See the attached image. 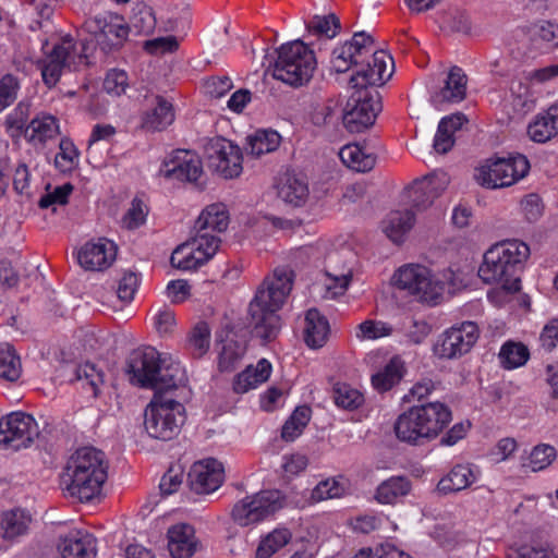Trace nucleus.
Returning a JSON list of instances; mask_svg holds the SVG:
<instances>
[{
  "label": "nucleus",
  "instance_id": "f257e3e1",
  "mask_svg": "<svg viewBox=\"0 0 558 558\" xmlns=\"http://www.w3.org/2000/svg\"><path fill=\"white\" fill-rule=\"evenodd\" d=\"M439 386L438 381L424 377L417 380L402 397L404 403L421 402L400 413L393 423L396 438L409 446L420 447L437 439L452 421V411L440 401H426Z\"/></svg>",
  "mask_w": 558,
  "mask_h": 558
},
{
  "label": "nucleus",
  "instance_id": "f03ea898",
  "mask_svg": "<svg viewBox=\"0 0 558 558\" xmlns=\"http://www.w3.org/2000/svg\"><path fill=\"white\" fill-rule=\"evenodd\" d=\"M294 282L293 270L279 267L258 286L248 304L250 324L264 341L274 339L280 329L278 311L286 303Z\"/></svg>",
  "mask_w": 558,
  "mask_h": 558
},
{
  "label": "nucleus",
  "instance_id": "7ed1b4c3",
  "mask_svg": "<svg viewBox=\"0 0 558 558\" xmlns=\"http://www.w3.org/2000/svg\"><path fill=\"white\" fill-rule=\"evenodd\" d=\"M107 477L105 453L94 447H83L69 458L62 481L70 496L87 502L101 494Z\"/></svg>",
  "mask_w": 558,
  "mask_h": 558
},
{
  "label": "nucleus",
  "instance_id": "20e7f679",
  "mask_svg": "<svg viewBox=\"0 0 558 558\" xmlns=\"http://www.w3.org/2000/svg\"><path fill=\"white\" fill-rule=\"evenodd\" d=\"M530 256V247L519 240H506L492 246L478 268L486 283L500 284V292L512 294L521 288L520 274Z\"/></svg>",
  "mask_w": 558,
  "mask_h": 558
},
{
  "label": "nucleus",
  "instance_id": "39448f33",
  "mask_svg": "<svg viewBox=\"0 0 558 558\" xmlns=\"http://www.w3.org/2000/svg\"><path fill=\"white\" fill-rule=\"evenodd\" d=\"M131 383L150 388L157 393L183 386L186 373L182 365L171 357L162 356L155 348L134 350L129 359Z\"/></svg>",
  "mask_w": 558,
  "mask_h": 558
},
{
  "label": "nucleus",
  "instance_id": "423d86ee",
  "mask_svg": "<svg viewBox=\"0 0 558 558\" xmlns=\"http://www.w3.org/2000/svg\"><path fill=\"white\" fill-rule=\"evenodd\" d=\"M391 76H380L374 72L368 76L351 75V133L371 129L383 110L378 87Z\"/></svg>",
  "mask_w": 558,
  "mask_h": 558
},
{
  "label": "nucleus",
  "instance_id": "0eeeda50",
  "mask_svg": "<svg viewBox=\"0 0 558 558\" xmlns=\"http://www.w3.org/2000/svg\"><path fill=\"white\" fill-rule=\"evenodd\" d=\"M316 65L314 51L298 39L283 44L277 49L272 76L289 86L300 87L311 81Z\"/></svg>",
  "mask_w": 558,
  "mask_h": 558
},
{
  "label": "nucleus",
  "instance_id": "6e6552de",
  "mask_svg": "<svg viewBox=\"0 0 558 558\" xmlns=\"http://www.w3.org/2000/svg\"><path fill=\"white\" fill-rule=\"evenodd\" d=\"M184 421L183 404L160 393L155 395L145 410V429L155 439H172L179 434Z\"/></svg>",
  "mask_w": 558,
  "mask_h": 558
},
{
  "label": "nucleus",
  "instance_id": "1a4fd4ad",
  "mask_svg": "<svg viewBox=\"0 0 558 558\" xmlns=\"http://www.w3.org/2000/svg\"><path fill=\"white\" fill-rule=\"evenodd\" d=\"M391 76L392 58L376 47L372 34L365 31L353 32L351 36V75L368 76L371 73Z\"/></svg>",
  "mask_w": 558,
  "mask_h": 558
},
{
  "label": "nucleus",
  "instance_id": "9d476101",
  "mask_svg": "<svg viewBox=\"0 0 558 558\" xmlns=\"http://www.w3.org/2000/svg\"><path fill=\"white\" fill-rule=\"evenodd\" d=\"M395 286L416 301L429 305L439 303L444 293V284L434 280L428 268L421 265H407L393 275Z\"/></svg>",
  "mask_w": 558,
  "mask_h": 558
},
{
  "label": "nucleus",
  "instance_id": "9b49d317",
  "mask_svg": "<svg viewBox=\"0 0 558 558\" xmlns=\"http://www.w3.org/2000/svg\"><path fill=\"white\" fill-rule=\"evenodd\" d=\"M530 170V162L523 155L496 158L482 166L475 173L476 182L487 189L510 186L524 178Z\"/></svg>",
  "mask_w": 558,
  "mask_h": 558
},
{
  "label": "nucleus",
  "instance_id": "f8f14e48",
  "mask_svg": "<svg viewBox=\"0 0 558 558\" xmlns=\"http://www.w3.org/2000/svg\"><path fill=\"white\" fill-rule=\"evenodd\" d=\"M84 50L85 47L82 46L81 51L76 52L74 39L70 35L64 36L43 60L40 70L44 83L48 87H53L63 69L77 70L82 64H87L88 59Z\"/></svg>",
  "mask_w": 558,
  "mask_h": 558
},
{
  "label": "nucleus",
  "instance_id": "ddd939ff",
  "mask_svg": "<svg viewBox=\"0 0 558 558\" xmlns=\"http://www.w3.org/2000/svg\"><path fill=\"white\" fill-rule=\"evenodd\" d=\"M282 508L278 490H262L239 500L232 509V519L240 526L256 524Z\"/></svg>",
  "mask_w": 558,
  "mask_h": 558
},
{
  "label": "nucleus",
  "instance_id": "4468645a",
  "mask_svg": "<svg viewBox=\"0 0 558 558\" xmlns=\"http://www.w3.org/2000/svg\"><path fill=\"white\" fill-rule=\"evenodd\" d=\"M87 29L104 53H109L122 47L128 38L130 27L118 14L106 12L86 22Z\"/></svg>",
  "mask_w": 558,
  "mask_h": 558
},
{
  "label": "nucleus",
  "instance_id": "2eb2a0df",
  "mask_svg": "<svg viewBox=\"0 0 558 558\" xmlns=\"http://www.w3.org/2000/svg\"><path fill=\"white\" fill-rule=\"evenodd\" d=\"M39 435L35 418L24 412H12L0 418V446L19 450L28 447Z\"/></svg>",
  "mask_w": 558,
  "mask_h": 558
},
{
  "label": "nucleus",
  "instance_id": "dca6fc26",
  "mask_svg": "<svg viewBox=\"0 0 558 558\" xmlns=\"http://www.w3.org/2000/svg\"><path fill=\"white\" fill-rule=\"evenodd\" d=\"M205 155L208 167L226 179L239 177L242 172V154L238 145L223 137L207 142Z\"/></svg>",
  "mask_w": 558,
  "mask_h": 558
},
{
  "label": "nucleus",
  "instance_id": "f3484780",
  "mask_svg": "<svg viewBox=\"0 0 558 558\" xmlns=\"http://www.w3.org/2000/svg\"><path fill=\"white\" fill-rule=\"evenodd\" d=\"M480 337V329L473 322H463L446 330L435 344L440 359H458L469 353Z\"/></svg>",
  "mask_w": 558,
  "mask_h": 558
},
{
  "label": "nucleus",
  "instance_id": "a211bd4d",
  "mask_svg": "<svg viewBox=\"0 0 558 558\" xmlns=\"http://www.w3.org/2000/svg\"><path fill=\"white\" fill-rule=\"evenodd\" d=\"M159 172L165 178L197 182L203 174V166L196 154L177 150L170 160L162 163Z\"/></svg>",
  "mask_w": 558,
  "mask_h": 558
},
{
  "label": "nucleus",
  "instance_id": "6ab92c4d",
  "mask_svg": "<svg viewBox=\"0 0 558 558\" xmlns=\"http://www.w3.org/2000/svg\"><path fill=\"white\" fill-rule=\"evenodd\" d=\"M117 247L112 241L99 238L85 243L77 252V262L85 270H104L114 260Z\"/></svg>",
  "mask_w": 558,
  "mask_h": 558
},
{
  "label": "nucleus",
  "instance_id": "aec40b11",
  "mask_svg": "<svg viewBox=\"0 0 558 558\" xmlns=\"http://www.w3.org/2000/svg\"><path fill=\"white\" fill-rule=\"evenodd\" d=\"M191 488L197 494H210L223 482V468L215 459L195 462L189 473Z\"/></svg>",
  "mask_w": 558,
  "mask_h": 558
},
{
  "label": "nucleus",
  "instance_id": "412c9836",
  "mask_svg": "<svg viewBox=\"0 0 558 558\" xmlns=\"http://www.w3.org/2000/svg\"><path fill=\"white\" fill-rule=\"evenodd\" d=\"M146 109L141 116V126L148 132H160L174 121V110L170 101L160 95L146 96Z\"/></svg>",
  "mask_w": 558,
  "mask_h": 558
},
{
  "label": "nucleus",
  "instance_id": "4be33fe9",
  "mask_svg": "<svg viewBox=\"0 0 558 558\" xmlns=\"http://www.w3.org/2000/svg\"><path fill=\"white\" fill-rule=\"evenodd\" d=\"M447 183L445 174H433L415 180L409 189L412 206L417 210L426 209L446 190Z\"/></svg>",
  "mask_w": 558,
  "mask_h": 558
},
{
  "label": "nucleus",
  "instance_id": "5701e85b",
  "mask_svg": "<svg viewBox=\"0 0 558 558\" xmlns=\"http://www.w3.org/2000/svg\"><path fill=\"white\" fill-rule=\"evenodd\" d=\"M468 77L459 66H452L447 75L444 87L432 96V102L436 107L444 104L462 101L466 96Z\"/></svg>",
  "mask_w": 558,
  "mask_h": 558
},
{
  "label": "nucleus",
  "instance_id": "b1692460",
  "mask_svg": "<svg viewBox=\"0 0 558 558\" xmlns=\"http://www.w3.org/2000/svg\"><path fill=\"white\" fill-rule=\"evenodd\" d=\"M478 474V469L472 464H457L440 478L437 489L445 495L463 490L477 480Z\"/></svg>",
  "mask_w": 558,
  "mask_h": 558
},
{
  "label": "nucleus",
  "instance_id": "393cba45",
  "mask_svg": "<svg viewBox=\"0 0 558 558\" xmlns=\"http://www.w3.org/2000/svg\"><path fill=\"white\" fill-rule=\"evenodd\" d=\"M195 547L194 529L190 524L180 523L168 530V548L173 558H190Z\"/></svg>",
  "mask_w": 558,
  "mask_h": 558
},
{
  "label": "nucleus",
  "instance_id": "a878e982",
  "mask_svg": "<svg viewBox=\"0 0 558 558\" xmlns=\"http://www.w3.org/2000/svg\"><path fill=\"white\" fill-rule=\"evenodd\" d=\"M271 364L266 359H260L255 366L248 365L236 375L233 381V390L236 393H245L265 383L271 374Z\"/></svg>",
  "mask_w": 558,
  "mask_h": 558
},
{
  "label": "nucleus",
  "instance_id": "bb28decb",
  "mask_svg": "<svg viewBox=\"0 0 558 558\" xmlns=\"http://www.w3.org/2000/svg\"><path fill=\"white\" fill-rule=\"evenodd\" d=\"M415 221L414 214L409 210H392L381 221V230L393 243H402L405 234Z\"/></svg>",
  "mask_w": 558,
  "mask_h": 558
},
{
  "label": "nucleus",
  "instance_id": "cd10ccee",
  "mask_svg": "<svg viewBox=\"0 0 558 558\" xmlns=\"http://www.w3.org/2000/svg\"><path fill=\"white\" fill-rule=\"evenodd\" d=\"M229 214L223 204L208 205L198 216L195 222V231L219 234L227 230Z\"/></svg>",
  "mask_w": 558,
  "mask_h": 558
},
{
  "label": "nucleus",
  "instance_id": "c85d7f7f",
  "mask_svg": "<svg viewBox=\"0 0 558 558\" xmlns=\"http://www.w3.org/2000/svg\"><path fill=\"white\" fill-rule=\"evenodd\" d=\"M349 286V270H326L323 277L314 284V292L322 299L336 300L344 295Z\"/></svg>",
  "mask_w": 558,
  "mask_h": 558
},
{
  "label": "nucleus",
  "instance_id": "c756f323",
  "mask_svg": "<svg viewBox=\"0 0 558 558\" xmlns=\"http://www.w3.org/2000/svg\"><path fill=\"white\" fill-rule=\"evenodd\" d=\"M527 134L533 142L546 143L558 134V104L548 108L544 114L530 123Z\"/></svg>",
  "mask_w": 558,
  "mask_h": 558
},
{
  "label": "nucleus",
  "instance_id": "7c9ffc66",
  "mask_svg": "<svg viewBox=\"0 0 558 558\" xmlns=\"http://www.w3.org/2000/svg\"><path fill=\"white\" fill-rule=\"evenodd\" d=\"M278 196L293 206H302L308 197V185L305 180L293 173H284L278 183Z\"/></svg>",
  "mask_w": 558,
  "mask_h": 558
},
{
  "label": "nucleus",
  "instance_id": "2f4dec72",
  "mask_svg": "<svg viewBox=\"0 0 558 558\" xmlns=\"http://www.w3.org/2000/svg\"><path fill=\"white\" fill-rule=\"evenodd\" d=\"M329 323L316 308H311L305 315L304 338L308 347L322 348L329 336Z\"/></svg>",
  "mask_w": 558,
  "mask_h": 558
},
{
  "label": "nucleus",
  "instance_id": "473e14b6",
  "mask_svg": "<svg viewBox=\"0 0 558 558\" xmlns=\"http://www.w3.org/2000/svg\"><path fill=\"white\" fill-rule=\"evenodd\" d=\"M59 551L62 558H94L96 541L87 533L69 535L60 542Z\"/></svg>",
  "mask_w": 558,
  "mask_h": 558
},
{
  "label": "nucleus",
  "instance_id": "72a5a7b5",
  "mask_svg": "<svg viewBox=\"0 0 558 558\" xmlns=\"http://www.w3.org/2000/svg\"><path fill=\"white\" fill-rule=\"evenodd\" d=\"M411 490V482L405 476H391L381 482L375 492V499L381 505H393Z\"/></svg>",
  "mask_w": 558,
  "mask_h": 558
},
{
  "label": "nucleus",
  "instance_id": "f704fd0d",
  "mask_svg": "<svg viewBox=\"0 0 558 558\" xmlns=\"http://www.w3.org/2000/svg\"><path fill=\"white\" fill-rule=\"evenodd\" d=\"M405 374L404 362L393 356L387 365L372 376V385L378 392H386L398 385Z\"/></svg>",
  "mask_w": 558,
  "mask_h": 558
},
{
  "label": "nucleus",
  "instance_id": "c9c22d12",
  "mask_svg": "<svg viewBox=\"0 0 558 558\" xmlns=\"http://www.w3.org/2000/svg\"><path fill=\"white\" fill-rule=\"evenodd\" d=\"M523 32L538 50H551L558 47V25L555 23L533 24Z\"/></svg>",
  "mask_w": 558,
  "mask_h": 558
},
{
  "label": "nucleus",
  "instance_id": "e433bc0d",
  "mask_svg": "<svg viewBox=\"0 0 558 558\" xmlns=\"http://www.w3.org/2000/svg\"><path fill=\"white\" fill-rule=\"evenodd\" d=\"M59 133V125L54 117L43 114L34 118L26 129V136L34 145L45 144Z\"/></svg>",
  "mask_w": 558,
  "mask_h": 558
},
{
  "label": "nucleus",
  "instance_id": "4c0bfd02",
  "mask_svg": "<svg viewBox=\"0 0 558 558\" xmlns=\"http://www.w3.org/2000/svg\"><path fill=\"white\" fill-rule=\"evenodd\" d=\"M280 135L276 131L260 130L247 136L245 151L253 157H259L276 150L280 145Z\"/></svg>",
  "mask_w": 558,
  "mask_h": 558
},
{
  "label": "nucleus",
  "instance_id": "58836bf2",
  "mask_svg": "<svg viewBox=\"0 0 558 558\" xmlns=\"http://www.w3.org/2000/svg\"><path fill=\"white\" fill-rule=\"evenodd\" d=\"M377 157L367 140H351V172L366 173L374 169Z\"/></svg>",
  "mask_w": 558,
  "mask_h": 558
},
{
  "label": "nucleus",
  "instance_id": "ea45409f",
  "mask_svg": "<svg viewBox=\"0 0 558 558\" xmlns=\"http://www.w3.org/2000/svg\"><path fill=\"white\" fill-rule=\"evenodd\" d=\"M31 521L29 515L22 509L7 511L0 522L1 535L5 539H13L24 534Z\"/></svg>",
  "mask_w": 558,
  "mask_h": 558
},
{
  "label": "nucleus",
  "instance_id": "a19ab883",
  "mask_svg": "<svg viewBox=\"0 0 558 558\" xmlns=\"http://www.w3.org/2000/svg\"><path fill=\"white\" fill-rule=\"evenodd\" d=\"M312 417V409L308 405H300L294 409L281 429V438L284 441H294L300 437Z\"/></svg>",
  "mask_w": 558,
  "mask_h": 558
},
{
  "label": "nucleus",
  "instance_id": "79ce46f5",
  "mask_svg": "<svg viewBox=\"0 0 558 558\" xmlns=\"http://www.w3.org/2000/svg\"><path fill=\"white\" fill-rule=\"evenodd\" d=\"M246 352L244 341L227 338L223 341L221 351L218 356V367L221 372L233 371L242 361Z\"/></svg>",
  "mask_w": 558,
  "mask_h": 558
},
{
  "label": "nucleus",
  "instance_id": "37998d69",
  "mask_svg": "<svg viewBox=\"0 0 558 558\" xmlns=\"http://www.w3.org/2000/svg\"><path fill=\"white\" fill-rule=\"evenodd\" d=\"M292 538L288 529H275L263 537L256 548V558H270L281 548H283Z\"/></svg>",
  "mask_w": 558,
  "mask_h": 558
},
{
  "label": "nucleus",
  "instance_id": "c03bdc74",
  "mask_svg": "<svg viewBox=\"0 0 558 558\" xmlns=\"http://www.w3.org/2000/svg\"><path fill=\"white\" fill-rule=\"evenodd\" d=\"M170 260L173 267L181 270H194L207 263L205 255L196 252L189 241L173 251Z\"/></svg>",
  "mask_w": 558,
  "mask_h": 558
},
{
  "label": "nucleus",
  "instance_id": "a18cd8bd",
  "mask_svg": "<svg viewBox=\"0 0 558 558\" xmlns=\"http://www.w3.org/2000/svg\"><path fill=\"white\" fill-rule=\"evenodd\" d=\"M80 165V153L75 145L68 138H62L59 144V151L54 157L56 169L63 174H69L77 169Z\"/></svg>",
  "mask_w": 558,
  "mask_h": 558
},
{
  "label": "nucleus",
  "instance_id": "49530a36",
  "mask_svg": "<svg viewBox=\"0 0 558 558\" xmlns=\"http://www.w3.org/2000/svg\"><path fill=\"white\" fill-rule=\"evenodd\" d=\"M138 284L140 280L136 274L125 272L119 280L116 294L110 293L106 296L107 304L113 310H118V307L113 304L114 300L121 302L122 304H129L134 299V294L137 291Z\"/></svg>",
  "mask_w": 558,
  "mask_h": 558
},
{
  "label": "nucleus",
  "instance_id": "de8ad7c7",
  "mask_svg": "<svg viewBox=\"0 0 558 558\" xmlns=\"http://www.w3.org/2000/svg\"><path fill=\"white\" fill-rule=\"evenodd\" d=\"M530 356L527 348L522 343L512 341L506 342L499 352L501 365L507 369H512L524 365Z\"/></svg>",
  "mask_w": 558,
  "mask_h": 558
},
{
  "label": "nucleus",
  "instance_id": "09e8293b",
  "mask_svg": "<svg viewBox=\"0 0 558 558\" xmlns=\"http://www.w3.org/2000/svg\"><path fill=\"white\" fill-rule=\"evenodd\" d=\"M75 379L82 383L83 388H90L93 396L97 397L104 385V373L95 364H80L74 369Z\"/></svg>",
  "mask_w": 558,
  "mask_h": 558
},
{
  "label": "nucleus",
  "instance_id": "8fccbe9b",
  "mask_svg": "<svg viewBox=\"0 0 558 558\" xmlns=\"http://www.w3.org/2000/svg\"><path fill=\"white\" fill-rule=\"evenodd\" d=\"M21 375V362L13 348L5 343L0 345V378L15 381Z\"/></svg>",
  "mask_w": 558,
  "mask_h": 558
},
{
  "label": "nucleus",
  "instance_id": "3c124183",
  "mask_svg": "<svg viewBox=\"0 0 558 558\" xmlns=\"http://www.w3.org/2000/svg\"><path fill=\"white\" fill-rule=\"evenodd\" d=\"M156 26V17L150 7L140 3L133 8L132 15L130 17V26L137 34L148 35Z\"/></svg>",
  "mask_w": 558,
  "mask_h": 558
},
{
  "label": "nucleus",
  "instance_id": "603ef678",
  "mask_svg": "<svg viewBox=\"0 0 558 558\" xmlns=\"http://www.w3.org/2000/svg\"><path fill=\"white\" fill-rule=\"evenodd\" d=\"M306 28L314 35L325 36L332 39L339 34L341 24L335 14L315 15L307 23Z\"/></svg>",
  "mask_w": 558,
  "mask_h": 558
},
{
  "label": "nucleus",
  "instance_id": "864d4df0",
  "mask_svg": "<svg viewBox=\"0 0 558 558\" xmlns=\"http://www.w3.org/2000/svg\"><path fill=\"white\" fill-rule=\"evenodd\" d=\"M557 452L555 447L547 444H539L535 446L529 458L527 463H523V466H527L533 472H538L548 468L556 459Z\"/></svg>",
  "mask_w": 558,
  "mask_h": 558
},
{
  "label": "nucleus",
  "instance_id": "5fc2aeb1",
  "mask_svg": "<svg viewBox=\"0 0 558 558\" xmlns=\"http://www.w3.org/2000/svg\"><path fill=\"white\" fill-rule=\"evenodd\" d=\"M20 89L21 81L17 76L8 73L0 77V113L15 102Z\"/></svg>",
  "mask_w": 558,
  "mask_h": 558
},
{
  "label": "nucleus",
  "instance_id": "6e6d98bb",
  "mask_svg": "<svg viewBox=\"0 0 558 558\" xmlns=\"http://www.w3.org/2000/svg\"><path fill=\"white\" fill-rule=\"evenodd\" d=\"M210 345V329L204 322L198 323L190 333L189 348L194 356H203Z\"/></svg>",
  "mask_w": 558,
  "mask_h": 558
},
{
  "label": "nucleus",
  "instance_id": "4d7b16f0",
  "mask_svg": "<svg viewBox=\"0 0 558 558\" xmlns=\"http://www.w3.org/2000/svg\"><path fill=\"white\" fill-rule=\"evenodd\" d=\"M196 252L205 255L208 262L217 253L220 245V238L214 233L196 231L195 235L189 241Z\"/></svg>",
  "mask_w": 558,
  "mask_h": 558
},
{
  "label": "nucleus",
  "instance_id": "13d9d810",
  "mask_svg": "<svg viewBox=\"0 0 558 558\" xmlns=\"http://www.w3.org/2000/svg\"><path fill=\"white\" fill-rule=\"evenodd\" d=\"M345 493V487L336 478H327L319 482L312 490L311 498L314 501L339 498Z\"/></svg>",
  "mask_w": 558,
  "mask_h": 558
},
{
  "label": "nucleus",
  "instance_id": "bf43d9fd",
  "mask_svg": "<svg viewBox=\"0 0 558 558\" xmlns=\"http://www.w3.org/2000/svg\"><path fill=\"white\" fill-rule=\"evenodd\" d=\"M330 74L339 80L349 71V41L345 40L337 45L330 54L329 60Z\"/></svg>",
  "mask_w": 558,
  "mask_h": 558
},
{
  "label": "nucleus",
  "instance_id": "052dcab7",
  "mask_svg": "<svg viewBox=\"0 0 558 558\" xmlns=\"http://www.w3.org/2000/svg\"><path fill=\"white\" fill-rule=\"evenodd\" d=\"M129 87V77L125 71L113 69L107 73L104 81L105 90L112 96H120Z\"/></svg>",
  "mask_w": 558,
  "mask_h": 558
},
{
  "label": "nucleus",
  "instance_id": "680f3d73",
  "mask_svg": "<svg viewBox=\"0 0 558 558\" xmlns=\"http://www.w3.org/2000/svg\"><path fill=\"white\" fill-rule=\"evenodd\" d=\"M146 216L145 204L141 199L134 198L122 218V223L128 229H136L145 222Z\"/></svg>",
  "mask_w": 558,
  "mask_h": 558
},
{
  "label": "nucleus",
  "instance_id": "e2e57ef3",
  "mask_svg": "<svg viewBox=\"0 0 558 558\" xmlns=\"http://www.w3.org/2000/svg\"><path fill=\"white\" fill-rule=\"evenodd\" d=\"M72 191L73 186L70 183L57 186L52 192L41 196L38 205L40 208H49L54 205H65Z\"/></svg>",
  "mask_w": 558,
  "mask_h": 558
},
{
  "label": "nucleus",
  "instance_id": "0e129e2a",
  "mask_svg": "<svg viewBox=\"0 0 558 558\" xmlns=\"http://www.w3.org/2000/svg\"><path fill=\"white\" fill-rule=\"evenodd\" d=\"M233 87L229 76H213L204 82L205 94L213 98L225 96Z\"/></svg>",
  "mask_w": 558,
  "mask_h": 558
},
{
  "label": "nucleus",
  "instance_id": "69168bd1",
  "mask_svg": "<svg viewBox=\"0 0 558 558\" xmlns=\"http://www.w3.org/2000/svg\"><path fill=\"white\" fill-rule=\"evenodd\" d=\"M307 464V457L300 452L284 454L281 459V469L288 476L300 474L306 469Z\"/></svg>",
  "mask_w": 558,
  "mask_h": 558
},
{
  "label": "nucleus",
  "instance_id": "338daca9",
  "mask_svg": "<svg viewBox=\"0 0 558 558\" xmlns=\"http://www.w3.org/2000/svg\"><path fill=\"white\" fill-rule=\"evenodd\" d=\"M442 23L451 31L458 33H469L471 29L468 15L458 9L450 10L445 13L442 16Z\"/></svg>",
  "mask_w": 558,
  "mask_h": 558
},
{
  "label": "nucleus",
  "instance_id": "774afa93",
  "mask_svg": "<svg viewBox=\"0 0 558 558\" xmlns=\"http://www.w3.org/2000/svg\"><path fill=\"white\" fill-rule=\"evenodd\" d=\"M392 331V328L386 323H375L366 320L359 326L356 333L357 338L376 339L379 337L388 336Z\"/></svg>",
  "mask_w": 558,
  "mask_h": 558
}]
</instances>
